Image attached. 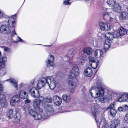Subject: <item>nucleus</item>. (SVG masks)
Here are the masks:
<instances>
[{
    "mask_svg": "<svg viewBox=\"0 0 128 128\" xmlns=\"http://www.w3.org/2000/svg\"><path fill=\"white\" fill-rule=\"evenodd\" d=\"M97 88L95 89L96 94L94 98H98L100 96L104 95V89L102 88L100 84L98 83L96 85Z\"/></svg>",
    "mask_w": 128,
    "mask_h": 128,
    "instance_id": "1",
    "label": "nucleus"
},
{
    "mask_svg": "<svg viewBox=\"0 0 128 128\" xmlns=\"http://www.w3.org/2000/svg\"><path fill=\"white\" fill-rule=\"evenodd\" d=\"M46 81L47 84L49 86L50 89L53 90L56 88V82L52 78L50 77H47Z\"/></svg>",
    "mask_w": 128,
    "mask_h": 128,
    "instance_id": "2",
    "label": "nucleus"
},
{
    "mask_svg": "<svg viewBox=\"0 0 128 128\" xmlns=\"http://www.w3.org/2000/svg\"><path fill=\"white\" fill-rule=\"evenodd\" d=\"M20 102V97L18 95L14 96L12 98L10 101L11 106H15L18 105Z\"/></svg>",
    "mask_w": 128,
    "mask_h": 128,
    "instance_id": "3",
    "label": "nucleus"
},
{
    "mask_svg": "<svg viewBox=\"0 0 128 128\" xmlns=\"http://www.w3.org/2000/svg\"><path fill=\"white\" fill-rule=\"evenodd\" d=\"M0 32L3 34H8L11 32L10 28L7 25H2L0 27Z\"/></svg>",
    "mask_w": 128,
    "mask_h": 128,
    "instance_id": "4",
    "label": "nucleus"
},
{
    "mask_svg": "<svg viewBox=\"0 0 128 128\" xmlns=\"http://www.w3.org/2000/svg\"><path fill=\"white\" fill-rule=\"evenodd\" d=\"M29 93L31 96L34 98H37L39 96L38 90L35 88H32L29 90Z\"/></svg>",
    "mask_w": 128,
    "mask_h": 128,
    "instance_id": "5",
    "label": "nucleus"
},
{
    "mask_svg": "<svg viewBox=\"0 0 128 128\" xmlns=\"http://www.w3.org/2000/svg\"><path fill=\"white\" fill-rule=\"evenodd\" d=\"M49 57L50 58H49L46 61V65L48 67H53L54 66L53 62L54 60V57L51 54H50Z\"/></svg>",
    "mask_w": 128,
    "mask_h": 128,
    "instance_id": "6",
    "label": "nucleus"
},
{
    "mask_svg": "<svg viewBox=\"0 0 128 128\" xmlns=\"http://www.w3.org/2000/svg\"><path fill=\"white\" fill-rule=\"evenodd\" d=\"M112 2L114 3L113 10L117 12H121V6L118 4L116 2V0H112Z\"/></svg>",
    "mask_w": 128,
    "mask_h": 128,
    "instance_id": "7",
    "label": "nucleus"
},
{
    "mask_svg": "<svg viewBox=\"0 0 128 128\" xmlns=\"http://www.w3.org/2000/svg\"><path fill=\"white\" fill-rule=\"evenodd\" d=\"M0 102L1 106L3 107H5L7 104L6 96L4 94H0Z\"/></svg>",
    "mask_w": 128,
    "mask_h": 128,
    "instance_id": "8",
    "label": "nucleus"
},
{
    "mask_svg": "<svg viewBox=\"0 0 128 128\" xmlns=\"http://www.w3.org/2000/svg\"><path fill=\"white\" fill-rule=\"evenodd\" d=\"M16 14L12 16L8 21L9 25L11 28H14L15 24V19L14 18L16 16Z\"/></svg>",
    "mask_w": 128,
    "mask_h": 128,
    "instance_id": "9",
    "label": "nucleus"
},
{
    "mask_svg": "<svg viewBox=\"0 0 128 128\" xmlns=\"http://www.w3.org/2000/svg\"><path fill=\"white\" fill-rule=\"evenodd\" d=\"M86 58V56L84 54L80 55L78 59V62L80 64L82 65L85 62Z\"/></svg>",
    "mask_w": 128,
    "mask_h": 128,
    "instance_id": "10",
    "label": "nucleus"
},
{
    "mask_svg": "<svg viewBox=\"0 0 128 128\" xmlns=\"http://www.w3.org/2000/svg\"><path fill=\"white\" fill-rule=\"evenodd\" d=\"M47 77H46L42 80L38 82V83L37 86V87L39 89H40L44 86L46 84H47Z\"/></svg>",
    "mask_w": 128,
    "mask_h": 128,
    "instance_id": "11",
    "label": "nucleus"
},
{
    "mask_svg": "<svg viewBox=\"0 0 128 128\" xmlns=\"http://www.w3.org/2000/svg\"><path fill=\"white\" fill-rule=\"evenodd\" d=\"M93 73L92 69L90 68H87L84 72V76L86 77H90L92 76Z\"/></svg>",
    "mask_w": 128,
    "mask_h": 128,
    "instance_id": "12",
    "label": "nucleus"
},
{
    "mask_svg": "<svg viewBox=\"0 0 128 128\" xmlns=\"http://www.w3.org/2000/svg\"><path fill=\"white\" fill-rule=\"evenodd\" d=\"M112 38H108V39L106 42V43L105 44L104 46V50L105 51H106L108 50L110 47L112 45Z\"/></svg>",
    "mask_w": 128,
    "mask_h": 128,
    "instance_id": "13",
    "label": "nucleus"
},
{
    "mask_svg": "<svg viewBox=\"0 0 128 128\" xmlns=\"http://www.w3.org/2000/svg\"><path fill=\"white\" fill-rule=\"evenodd\" d=\"M53 100L55 104L57 106L60 105L62 103V100L61 98L58 96H54Z\"/></svg>",
    "mask_w": 128,
    "mask_h": 128,
    "instance_id": "14",
    "label": "nucleus"
},
{
    "mask_svg": "<svg viewBox=\"0 0 128 128\" xmlns=\"http://www.w3.org/2000/svg\"><path fill=\"white\" fill-rule=\"evenodd\" d=\"M118 101L120 102L126 101L128 102V94H124L118 99Z\"/></svg>",
    "mask_w": 128,
    "mask_h": 128,
    "instance_id": "15",
    "label": "nucleus"
},
{
    "mask_svg": "<svg viewBox=\"0 0 128 128\" xmlns=\"http://www.w3.org/2000/svg\"><path fill=\"white\" fill-rule=\"evenodd\" d=\"M83 51L86 54L89 56L92 55L93 52V50L92 48L90 47H87L84 48L83 50Z\"/></svg>",
    "mask_w": 128,
    "mask_h": 128,
    "instance_id": "16",
    "label": "nucleus"
},
{
    "mask_svg": "<svg viewBox=\"0 0 128 128\" xmlns=\"http://www.w3.org/2000/svg\"><path fill=\"white\" fill-rule=\"evenodd\" d=\"M62 97L63 100L66 103L69 102L71 100V97L69 94H64Z\"/></svg>",
    "mask_w": 128,
    "mask_h": 128,
    "instance_id": "17",
    "label": "nucleus"
},
{
    "mask_svg": "<svg viewBox=\"0 0 128 128\" xmlns=\"http://www.w3.org/2000/svg\"><path fill=\"white\" fill-rule=\"evenodd\" d=\"M19 95L20 97L23 99H27L28 97V94L23 90L20 91L19 93Z\"/></svg>",
    "mask_w": 128,
    "mask_h": 128,
    "instance_id": "18",
    "label": "nucleus"
},
{
    "mask_svg": "<svg viewBox=\"0 0 128 128\" xmlns=\"http://www.w3.org/2000/svg\"><path fill=\"white\" fill-rule=\"evenodd\" d=\"M89 63L90 65H92L93 63V64H95V65H96V66H98L100 64L99 61L96 62L94 57H93L91 56H90L89 57Z\"/></svg>",
    "mask_w": 128,
    "mask_h": 128,
    "instance_id": "19",
    "label": "nucleus"
},
{
    "mask_svg": "<svg viewBox=\"0 0 128 128\" xmlns=\"http://www.w3.org/2000/svg\"><path fill=\"white\" fill-rule=\"evenodd\" d=\"M100 120L101 121L100 122V123L102 124V128H109V126L108 125V124L103 116L102 118Z\"/></svg>",
    "mask_w": 128,
    "mask_h": 128,
    "instance_id": "20",
    "label": "nucleus"
},
{
    "mask_svg": "<svg viewBox=\"0 0 128 128\" xmlns=\"http://www.w3.org/2000/svg\"><path fill=\"white\" fill-rule=\"evenodd\" d=\"M45 111L48 113H50L51 114L54 112L52 107L50 105H47L45 107Z\"/></svg>",
    "mask_w": 128,
    "mask_h": 128,
    "instance_id": "21",
    "label": "nucleus"
},
{
    "mask_svg": "<svg viewBox=\"0 0 128 128\" xmlns=\"http://www.w3.org/2000/svg\"><path fill=\"white\" fill-rule=\"evenodd\" d=\"M10 80V81L12 84V85L14 86L16 90H18V84L16 80L13 79H10L8 80Z\"/></svg>",
    "mask_w": 128,
    "mask_h": 128,
    "instance_id": "22",
    "label": "nucleus"
},
{
    "mask_svg": "<svg viewBox=\"0 0 128 128\" xmlns=\"http://www.w3.org/2000/svg\"><path fill=\"white\" fill-rule=\"evenodd\" d=\"M103 53L101 50H97L95 52V56L96 58H100L103 55Z\"/></svg>",
    "mask_w": 128,
    "mask_h": 128,
    "instance_id": "23",
    "label": "nucleus"
},
{
    "mask_svg": "<svg viewBox=\"0 0 128 128\" xmlns=\"http://www.w3.org/2000/svg\"><path fill=\"white\" fill-rule=\"evenodd\" d=\"M40 103L38 100H35L33 103L34 108L36 110H37L39 108Z\"/></svg>",
    "mask_w": 128,
    "mask_h": 128,
    "instance_id": "24",
    "label": "nucleus"
},
{
    "mask_svg": "<svg viewBox=\"0 0 128 128\" xmlns=\"http://www.w3.org/2000/svg\"><path fill=\"white\" fill-rule=\"evenodd\" d=\"M119 32L120 36H122L126 34L127 30L121 27L120 29Z\"/></svg>",
    "mask_w": 128,
    "mask_h": 128,
    "instance_id": "25",
    "label": "nucleus"
},
{
    "mask_svg": "<svg viewBox=\"0 0 128 128\" xmlns=\"http://www.w3.org/2000/svg\"><path fill=\"white\" fill-rule=\"evenodd\" d=\"M112 90H108L107 92V97L106 100H108V102L112 100Z\"/></svg>",
    "mask_w": 128,
    "mask_h": 128,
    "instance_id": "26",
    "label": "nucleus"
},
{
    "mask_svg": "<svg viewBox=\"0 0 128 128\" xmlns=\"http://www.w3.org/2000/svg\"><path fill=\"white\" fill-rule=\"evenodd\" d=\"M120 17L122 19L126 20L128 18V13L126 12H123L121 14Z\"/></svg>",
    "mask_w": 128,
    "mask_h": 128,
    "instance_id": "27",
    "label": "nucleus"
},
{
    "mask_svg": "<svg viewBox=\"0 0 128 128\" xmlns=\"http://www.w3.org/2000/svg\"><path fill=\"white\" fill-rule=\"evenodd\" d=\"M113 119V121L112 122V126L114 127L112 128H116L117 126H118L120 124V120L118 119Z\"/></svg>",
    "mask_w": 128,
    "mask_h": 128,
    "instance_id": "28",
    "label": "nucleus"
},
{
    "mask_svg": "<svg viewBox=\"0 0 128 128\" xmlns=\"http://www.w3.org/2000/svg\"><path fill=\"white\" fill-rule=\"evenodd\" d=\"M15 120L17 123H18L20 121V120L21 118V116L19 112H17L14 116Z\"/></svg>",
    "mask_w": 128,
    "mask_h": 128,
    "instance_id": "29",
    "label": "nucleus"
},
{
    "mask_svg": "<svg viewBox=\"0 0 128 128\" xmlns=\"http://www.w3.org/2000/svg\"><path fill=\"white\" fill-rule=\"evenodd\" d=\"M73 55L74 53L72 51L70 53H69L67 55V56L65 57V58L67 59V61L69 62L72 60L73 56Z\"/></svg>",
    "mask_w": 128,
    "mask_h": 128,
    "instance_id": "30",
    "label": "nucleus"
},
{
    "mask_svg": "<svg viewBox=\"0 0 128 128\" xmlns=\"http://www.w3.org/2000/svg\"><path fill=\"white\" fill-rule=\"evenodd\" d=\"M72 72L76 74V72L79 73V69L78 66L75 65L73 66L72 68Z\"/></svg>",
    "mask_w": 128,
    "mask_h": 128,
    "instance_id": "31",
    "label": "nucleus"
},
{
    "mask_svg": "<svg viewBox=\"0 0 128 128\" xmlns=\"http://www.w3.org/2000/svg\"><path fill=\"white\" fill-rule=\"evenodd\" d=\"M79 74V73L76 72V74H75L74 73L72 72L70 73V75L69 76V78L70 79H72L75 77L78 76Z\"/></svg>",
    "mask_w": 128,
    "mask_h": 128,
    "instance_id": "32",
    "label": "nucleus"
},
{
    "mask_svg": "<svg viewBox=\"0 0 128 128\" xmlns=\"http://www.w3.org/2000/svg\"><path fill=\"white\" fill-rule=\"evenodd\" d=\"M112 36H114V38H119L120 35V34L119 31L116 30L113 32L112 34Z\"/></svg>",
    "mask_w": 128,
    "mask_h": 128,
    "instance_id": "33",
    "label": "nucleus"
},
{
    "mask_svg": "<svg viewBox=\"0 0 128 128\" xmlns=\"http://www.w3.org/2000/svg\"><path fill=\"white\" fill-rule=\"evenodd\" d=\"M13 112L12 110L10 109L9 110L8 112L7 113V116L9 119L12 117Z\"/></svg>",
    "mask_w": 128,
    "mask_h": 128,
    "instance_id": "34",
    "label": "nucleus"
},
{
    "mask_svg": "<svg viewBox=\"0 0 128 128\" xmlns=\"http://www.w3.org/2000/svg\"><path fill=\"white\" fill-rule=\"evenodd\" d=\"M34 118L36 120H39L42 119V117L40 114L37 113L36 114V115L34 116Z\"/></svg>",
    "mask_w": 128,
    "mask_h": 128,
    "instance_id": "35",
    "label": "nucleus"
},
{
    "mask_svg": "<svg viewBox=\"0 0 128 128\" xmlns=\"http://www.w3.org/2000/svg\"><path fill=\"white\" fill-rule=\"evenodd\" d=\"M29 113L34 117V116L36 115L37 113L33 110L32 109L29 110Z\"/></svg>",
    "mask_w": 128,
    "mask_h": 128,
    "instance_id": "36",
    "label": "nucleus"
},
{
    "mask_svg": "<svg viewBox=\"0 0 128 128\" xmlns=\"http://www.w3.org/2000/svg\"><path fill=\"white\" fill-rule=\"evenodd\" d=\"M105 23L102 22H100V28L102 30H105V29H106L105 27Z\"/></svg>",
    "mask_w": 128,
    "mask_h": 128,
    "instance_id": "37",
    "label": "nucleus"
},
{
    "mask_svg": "<svg viewBox=\"0 0 128 128\" xmlns=\"http://www.w3.org/2000/svg\"><path fill=\"white\" fill-rule=\"evenodd\" d=\"M104 96V95L103 96L100 95L98 97L100 96V97L99 98V100L100 102L102 103L104 102H105V100H106V98H105L103 96Z\"/></svg>",
    "mask_w": 128,
    "mask_h": 128,
    "instance_id": "38",
    "label": "nucleus"
},
{
    "mask_svg": "<svg viewBox=\"0 0 128 128\" xmlns=\"http://www.w3.org/2000/svg\"><path fill=\"white\" fill-rule=\"evenodd\" d=\"M112 104H111L107 108V110H110V111H109L108 112V115H110L111 116H112V112L111 111V110L112 109Z\"/></svg>",
    "mask_w": 128,
    "mask_h": 128,
    "instance_id": "39",
    "label": "nucleus"
},
{
    "mask_svg": "<svg viewBox=\"0 0 128 128\" xmlns=\"http://www.w3.org/2000/svg\"><path fill=\"white\" fill-rule=\"evenodd\" d=\"M38 98L39 99L38 100L40 101V102L41 103L44 102L45 101V99L43 97L40 96V94H39V96Z\"/></svg>",
    "mask_w": 128,
    "mask_h": 128,
    "instance_id": "40",
    "label": "nucleus"
},
{
    "mask_svg": "<svg viewBox=\"0 0 128 128\" xmlns=\"http://www.w3.org/2000/svg\"><path fill=\"white\" fill-rule=\"evenodd\" d=\"M118 94L117 92H112V97L113 96V98L115 100L117 99Z\"/></svg>",
    "mask_w": 128,
    "mask_h": 128,
    "instance_id": "41",
    "label": "nucleus"
},
{
    "mask_svg": "<svg viewBox=\"0 0 128 128\" xmlns=\"http://www.w3.org/2000/svg\"><path fill=\"white\" fill-rule=\"evenodd\" d=\"M114 108H112V116L114 117L115 116L117 113V110Z\"/></svg>",
    "mask_w": 128,
    "mask_h": 128,
    "instance_id": "42",
    "label": "nucleus"
},
{
    "mask_svg": "<svg viewBox=\"0 0 128 128\" xmlns=\"http://www.w3.org/2000/svg\"><path fill=\"white\" fill-rule=\"evenodd\" d=\"M68 83L69 86L71 87L73 86L74 84H75L74 82L72 81V80H69Z\"/></svg>",
    "mask_w": 128,
    "mask_h": 128,
    "instance_id": "43",
    "label": "nucleus"
},
{
    "mask_svg": "<svg viewBox=\"0 0 128 128\" xmlns=\"http://www.w3.org/2000/svg\"><path fill=\"white\" fill-rule=\"evenodd\" d=\"M123 111L125 112H128V106L126 105L123 107Z\"/></svg>",
    "mask_w": 128,
    "mask_h": 128,
    "instance_id": "44",
    "label": "nucleus"
},
{
    "mask_svg": "<svg viewBox=\"0 0 128 128\" xmlns=\"http://www.w3.org/2000/svg\"><path fill=\"white\" fill-rule=\"evenodd\" d=\"M46 102L48 103H51L52 101V99L50 98H46Z\"/></svg>",
    "mask_w": 128,
    "mask_h": 128,
    "instance_id": "45",
    "label": "nucleus"
},
{
    "mask_svg": "<svg viewBox=\"0 0 128 128\" xmlns=\"http://www.w3.org/2000/svg\"><path fill=\"white\" fill-rule=\"evenodd\" d=\"M111 14V12H104L103 14V16L104 17L106 15H109L110 16V18L111 19H112V17L110 15V14Z\"/></svg>",
    "mask_w": 128,
    "mask_h": 128,
    "instance_id": "46",
    "label": "nucleus"
},
{
    "mask_svg": "<svg viewBox=\"0 0 128 128\" xmlns=\"http://www.w3.org/2000/svg\"><path fill=\"white\" fill-rule=\"evenodd\" d=\"M7 59L6 57H2V59H0V61H2L5 63L7 62Z\"/></svg>",
    "mask_w": 128,
    "mask_h": 128,
    "instance_id": "47",
    "label": "nucleus"
},
{
    "mask_svg": "<svg viewBox=\"0 0 128 128\" xmlns=\"http://www.w3.org/2000/svg\"><path fill=\"white\" fill-rule=\"evenodd\" d=\"M70 0H65L63 2V4L65 5H70L71 2H68Z\"/></svg>",
    "mask_w": 128,
    "mask_h": 128,
    "instance_id": "48",
    "label": "nucleus"
},
{
    "mask_svg": "<svg viewBox=\"0 0 128 128\" xmlns=\"http://www.w3.org/2000/svg\"><path fill=\"white\" fill-rule=\"evenodd\" d=\"M2 48L4 49V51L5 52H9L10 51V49L8 47L5 46H2Z\"/></svg>",
    "mask_w": 128,
    "mask_h": 128,
    "instance_id": "49",
    "label": "nucleus"
},
{
    "mask_svg": "<svg viewBox=\"0 0 128 128\" xmlns=\"http://www.w3.org/2000/svg\"><path fill=\"white\" fill-rule=\"evenodd\" d=\"M5 63L2 61H0V69L4 68V66Z\"/></svg>",
    "mask_w": 128,
    "mask_h": 128,
    "instance_id": "50",
    "label": "nucleus"
},
{
    "mask_svg": "<svg viewBox=\"0 0 128 128\" xmlns=\"http://www.w3.org/2000/svg\"><path fill=\"white\" fill-rule=\"evenodd\" d=\"M107 2L110 6H112V0H108Z\"/></svg>",
    "mask_w": 128,
    "mask_h": 128,
    "instance_id": "51",
    "label": "nucleus"
},
{
    "mask_svg": "<svg viewBox=\"0 0 128 128\" xmlns=\"http://www.w3.org/2000/svg\"><path fill=\"white\" fill-rule=\"evenodd\" d=\"M125 120L127 123H128V114H126L125 117Z\"/></svg>",
    "mask_w": 128,
    "mask_h": 128,
    "instance_id": "52",
    "label": "nucleus"
},
{
    "mask_svg": "<svg viewBox=\"0 0 128 128\" xmlns=\"http://www.w3.org/2000/svg\"><path fill=\"white\" fill-rule=\"evenodd\" d=\"M108 26H107V28H108V30H106L108 31L110 30H111V28L110 27V23L108 24Z\"/></svg>",
    "mask_w": 128,
    "mask_h": 128,
    "instance_id": "53",
    "label": "nucleus"
},
{
    "mask_svg": "<svg viewBox=\"0 0 128 128\" xmlns=\"http://www.w3.org/2000/svg\"><path fill=\"white\" fill-rule=\"evenodd\" d=\"M3 86L2 84H0V93L2 92L4 89L3 88Z\"/></svg>",
    "mask_w": 128,
    "mask_h": 128,
    "instance_id": "54",
    "label": "nucleus"
},
{
    "mask_svg": "<svg viewBox=\"0 0 128 128\" xmlns=\"http://www.w3.org/2000/svg\"><path fill=\"white\" fill-rule=\"evenodd\" d=\"M36 110L40 113H42L43 112L42 109V108H38V109Z\"/></svg>",
    "mask_w": 128,
    "mask_h": 128,
    "instance_id": "55",
    "label": "nucleus"
},
{
    "mask_svg": "<svg viewBox=\"0 0 128 128\" xmlns=\"http://www.w3.org/2000/svg\"><path fill=\"white\" fill-rule=\"evenodd\" d=\"M90 66L94 69H96L98 66H96V65H95V64H93V63L92 64V65H90Z\"/></svg>",
    "mask_w": 128,
    "mask_h": 128,
    "instance_id": "56",
    "label": "nucleus"
},
{
    "mask_svg": "<svg viewBox=\"0 0 128 128\" xmlns=\"http://www.w3.org/2000/svg\"><path fill=\"white\" fill-rule=\"evenodd\" d=\"M94 87L92 88L90 90V93L91 95V96L92 97V98L93 97H94L93 96V95H92V90H94Z\"/></svg>",
    "mask_w": 128,
    "mask_h": 128,
    "instance_id": "57",
    "label": "nucleus"
},
{
    "mask_svg": "<svg viewBox=\"0 0 128 128\" xmlns=\"http://www.w3.org/2000/svg\"><path fill=\"white\" fill-rule=\"evenodd\" d=\"M118 110L120 112L123 111V108L122 107H120L118 108Z\"/></svg>",
    "mask_w": 128,
    "mask_h": 128,
    "instance_id": "58",
    "label": "nucleus"
},
{
    "mask_svg": "<svg viewBox=\"0 0 128 128\" xmlns=\"http://www.w3.org/2000/svg\"><path fill=\"white\" fill-rule=\"evenodd\" d=\"M94 118L95 119V120L97 123V124H98V123H99V120L98 119V118H97L96 117V115L94 116Z\"/></svg>",
    "mask_w": 128,
    "mask_h": 128,
    "instance_id": "59",
    "label": "nucleus"
},
{
    "mask_svg": "<svg viewBox=\"0 0 128 128\" xmlns=\"http://www.w3.org/2000/svg\"><path fill=\"white\" fill-rule=\"evenodd\" d=\"M49 116V115H48V114H45L44 115H43L44 117H44V118H46L48 117Z\"/></svg>",
    "mask_w": 128,
    "mask_h": 128,
    "instance_id": "60",
    "label": "nucleus"
},
{
    "mask_svg": "<svg viewBox=\"0 0 128 128\" xmlns=\"http://www.w3.org/2000/svg\"><path fill=\"white\" fill-rule=\"evenodd\" d=\"M124 8L126 11L128 12V6H125Z\"/></svg>",
    "mask_w": 128,
    "mask_h": 128,
    "instance_id": "61",
    "label": "nucleus"
},
{
    "mask_svg": "<svg viewBox=\"0 0 128 128\" xmlns=\"http://www.w3.org/2000/svg\"><path fill=\"white\" fill-rule=\"evenodd\" d=\"M16 34V32L15 31V30H14V31H13L12 32V36H13L14 35V34Z\"/></svg>",
    "mask_w": 128,
    "mask_h": 128,
    "instance_id": "62",
    "label": "nucleus"
},
{
    "mask_svg": "<svg viewBox=\"0 0 128 128\" xmlns=\"http://www.w3.org/2000/svg\"><path fill=\"white\" fill-rule=\"evenodd\" d=\"M108 24V23H105V28H106V29H105V30H108V28H107V26H108V25H107Z\"/></svg>",
    "mask_w": 128,
    "mask_h": 128,
    "instance_id": "63",
    "label": "nucleus"
},
{
    "mask_svg": "<svg viewBox=\"0 0 128 128\" xmlns=\"http://www.w3.org/2000/svg\"><path fill=\"white\" fill-rule=\"evenodd\" d=\"M30 100H26L25 101V104H26V103H30Z\"/></svg>",
    "mask_w": 128,
    "mask_h": 128,
    "instance_id": "64",
    "label": "nucleus"
}]
</instances>
